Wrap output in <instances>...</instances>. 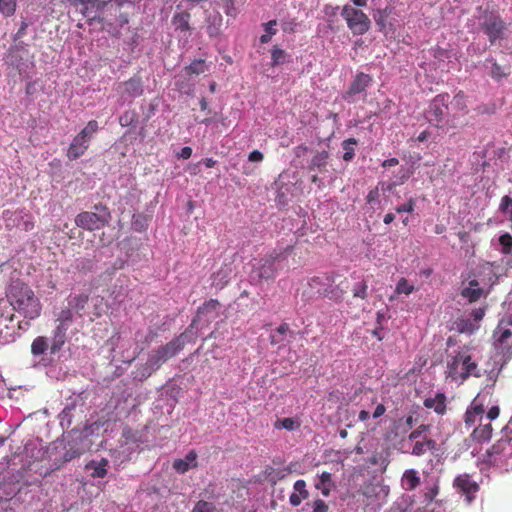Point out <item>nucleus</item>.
I'll use <instances>...</instances> for the list:
<instances>
[{
	"instance_id": "de8ad7c7",
	"label": "nucleus",
	"mask_w": 512,
	"mask_h": 512,
	"mask_svg": "<svg viewBox=\"0 0 512 512\" xmlns=\"http://www.w3.org/2000/svg\"><path fill=\"white\" fill-rule=\"evenodd\" d=\"M439 494V485L437 483L432 486L426 487L424 491V499L427 504L434 501L436 496Z\"/></svg>"
},
{
	"instance_id": "69168bd1",
	"label": "nucleus",
	"mask_w": 512,
	"mask_h": 512,
	"mask_svg": "<svg viewBox=\"0 0 512 512\" xmlns=\"http://www.w3.org/2000/svg\"><path fill=\"white\" fill-rule=\"evenodd\" d=\"M500 414V408L498 406H492L487 412V418L489 420H495Z\"/></svg>"
},
{
	"instance_id": "e2e57ef3",
	"label": "nucleus",
	"mask_w": 512,
	"mask_h": 512,
	"mask_svg": "<svg viewBox=\"0 0 512 512\" xmlns=\"http://www.w3.org/2000/svg\"><path fill=\"white\" fill-rule=\"evenodd\" d=\"M379 198V189L378 187H375L374 189H371L369 193L367 194L366 200L368 203H373L377 201Z\"/></svg>"
},
{
	"instance_id": "052dcab7",
	"label": "nucleus",
	"mask_w": 512,
	"mask_h": 512,
	"mask_svg": "<svg viewBox=\"0 0 512 512\" xmlns=\"http://www.w3.org/2000/svg\"><path fill=\"white\" fill-rule=\"evenodd\" d=\"M510 206L512 207V198L508 195L503 196L499 205L500 211L506 212Z\"/></svg>"
},
{
	"instance_id": "9b49d317",
	"label": "nucleus",
	"mask_w": 512,
	"mask_h": 512,
	"mask_svg": "<svg viewBox=\"0 0 512 512\" xmlns=\"http://www.w3.org/2000/svg\"><path fill=\"white\" fill-rule=\"evenodd\" d=\"M454 487L465 496L466 501L471 503L476 493L479 491V485L476 481L472 480L469 474L458 475L453 482Z\"/></svg>"
},
{
	"instance_id": "13d9d810",
	"label": "nucleus",
	"mask_w": 512,
	"mask_h": 512,
	"mask_svg": "<svg viewBox=\"0 0 512 512\" xmlns=\"http://www.w3.org/2000/svg\"><path fill=\"white\" fill-rule=\"evenodd\" d=\"M339 281L337 283V286L338 288L340 289L339 290V294L342 293L343 296L347 293L348 289H349V281L346 277H342L341 275H339Z\"/></svg>"
},
{
	"instance_id": "37998d69",
	"label": "nucleus",
	"mask_w": 512,
	"mask_h": 512,
	"mask_svg": "<svg viewBox=\"0 0 512 512\" xmlns=\"http://www.w3.org/2000/svg\"><path fill=\"white\" fill-rule=\"evenodd\" d=\"M17 0H0V13L5 17L14 15Z\"/></svg>"
},
{
	"instance_id": "e433bc0d",
	"label": "nucleus",
	"mask_w": 512,
	"mask_h": 512,
	"mask_svg": "<svg viewBox=\"0 0 512 512\" xmlns=\"http://www.w3.org/2000/svg\"><path fill=\"white\" fill-rule=\"evenodd\" d=\"M336 280L337 278H335V281ZM339 290L340 289L338 288L337 283L335 282L333 284L328 285V288H323L321 296L334 302H340L342 301L344 296L342 293L339 294Z\"/></svg>"
},
{
	"instance_id": "bf43d9fd",
	"label": "nucleus",
	"mask_w": 512,
	"mask_h": 512,
	"mask_svg": "<svg viewBox=\"0 0 512 512\" xmlns=\"http://www.w3.org/2000/svg\"><path fill=\"white\" fill-rule=\"evenodd\" d=\"M276 25H277V21L275 19L270 20L267 23H264L263 27H264L265 33L270 36H274L277 33V29L275 28Z\"/></svg>"
},
{
	"instance_id": "09e8293b",
	"label": "nucleus",
	"mask_w": 512,
	"mask_h": 512,
	"mask_svg": "<svg viewBox=\"0 0 512 512\" xmlns=\"http://www.w3.org/2000/svg\"><path fill=\"white\" fill-rule=\"evenodd\" d=\"M294 490L297 492L298 495L301 496L302 499L306 500L309 497V492L306 489V482L302 479L297 480L294 483Z\"/></svg>"
},
{
	"instance_id": "f8f14e48",
	"label": "nucleus",
	"mask_w": 512,
	"mask_h": 512,
	"mask_svg": "<svg viewBox=\"0 0 512 512\" xmlns=\"http://www.w3.org/2000/svg\"><path fill=\"white\" fill-rule=\"evenodd\" d=\"M459 360H461L460 380L466 381L470 376L480 377L478 364L472 360L471 354L467 349L459 351Z\"/></svg>"
},
{
	"instance_id": "393cba45",
	"label": "nucleus",
	"mask_w": 512,
	"mask_h": 512,
	"mask_svg": "<svg viewBox=\"0 0 512 512\" xmlns=\"http://www.w3.org/2000/svg\"><path fill=\"white\" fill-rule=\"evenodd\" d=\"M402 487L406 491H412L420 485V477L415 469H408L403 473L401 479Z\"/></svg>"
},
{
	"instance_id": "c9c22d12",
	"label": "nucleus",
	"mask_w": 512,
	"mask_h": 512,
	"mask_svg": "<svg viewBox=\"0 0 512 512\" xmlns=\"http://www.w3.org/2000/svg\"><path fill=\"white\" fill-rule=\"evenodd\" d=\"M358 144L357 139L349 138L342 142V148L344 150V154L342 156L343 160L346 162H350L354 159L355 156V146Z\"/></svg>"
},
{
	"instance_id": "8fccbe9b",
	"label": "nucleus",
	"mask_w": 512,
	"mask_h": 512,
	"mask_svg": "<svg viewBox=\"0 0 512 512\" xmlns=\"http://www.w3.org/2000/svg\"><path fill=\"white\" fill-rule=\"evenodd\" d=\"M415 205H416L415 199L411 197V198H409V200L406 203L397 206L395 208V211L397 213H403V212L412 213L415 209Z\"/></svg>"
},
{
	"instance_id": "0eeeda50",
	"label": "nucleus",
	"mask_w": 512,
	"mask_h": 512,
	"mask_svg": "<svg viewBox=\"0 0 512 512\" xmlns=\"http://www.w3.org/2000/svg\"><path fill=\"white\" fill-rule=\"evenodd\" d=\"M341 15L346 21L347 27L354 35H363L370 28V19L361 10L346 4L343 6Z\"/></svg>"
},
{
	"instance_id": "2f4dec72",
	"label": "nucleus",
	"mask_w": 512,
	"mask_h": 512,
	"mask_svg": "<svg viewBox=\"0 0 512 512\" xmlns=\"http://www.w3.org/2000/svg\"><path fill=\"white\" fill-rule=\"evenodd\" d=\"M108 463L107 459L102 458L99 462L91 461L86 467L93 470L92 477L103 478L107 474Z\"/></svg>"
},
{
	"instance_id": "ea45409f",
	"label": "nucleus",
	"mask_w": 512,
	"mask_h": 512,
	"mask_svg": "<svg viewBox=\"0 0 512 512\" xmlns=\"http://www.w3.org/2000/svg\"><path fill=\"white\" fill-rule=\"evenodd\" d=\"M300 422L291 417H286L283 419H277L274 423V428L276 429H286L288 431L296 430L300 427Z\"/></svg>"
},
{
	"instance_id": "774afa93",
	"label": "nucleus",
	"mask_w": 512,
	"mask_h": 512,
	"mask_svg": "<svg viewBox=\"0 0 512 512\" xmlns=\"http://www.w3.org/2000/svg\"><path fill=\"white\" fill-rule=\"evenodd\" d=\"M303 500L297 493H292L289 497V502L293 507L299 506Z\"/></svg>"
},
{
	"instance_id": "aec40b11",
	"label": "nucleus",
	"mask_w": 512,
	"mask_h": 512,
	"mask_svg": "<svg viewBox=\"0 0 512 512\" xmlns=\"http://www.w3.org/2000/svg\"><path fill=\"white\" fill-rule=\"evenodd\" d=\"M197 465V453L195 450L189 451L184 459H176L173 462V468L180 474L186 473L190 468H196Z\"/></svg>"
},
{
	"instance_id": "b1692460",
	"label": "nucleus",
	"mask_w": 512,
	"mask_h": 512,
	"mask_svg": "<svg viewBox=\"0 0 512 512\" xmlns=\"http://www.w3.org/2000/svg\"><path fill=\"white\" fill-rule=\"evenodd\" d=\"M318 478V481L314 485L315 488L320 490L324 497H328L331 493V490L335 487L331 473L322 472Z\"/></svg>"
},
{
	"instance_id": "412c9836",
	"label": "nucleus",
	"mask_w": 512,
	"mask_h": 512,
	"mask_svg": "<svg viewBox=\"0 0 512 512\" xmlns=\"http://www.w3.org/2000/svg\"><path fill=\"white\" fill-rule=\"evenodd\" d=\"M191 14L188 11L176 12L171 20V23L175 31L180 33H186L191 31L190 25Z\"/></svg>"
},
{
	"instance_id": "f704fd0d",
	"label": "nucleus",
	"mask_w": 512,
	"mask_h": 512,
	"mask_svg": "<svg viewBox=\"0 0 512 512\" xmlns=\"http://www.w3.org/2000/svg\"><path fill=\"white\" fill-rule=\"evenodd\" d=\"M351 291L354 298L366 300L368 298V281L364 278L360 279L354 283Z\"/></svg>"
},
{
	"instance_id": "58836bf2",
	"label": "nucleus",
	"mask_w": 512,
	"mask_h": 512,
	"mask_svg": "<svg viewBox=\"0 0 512 512\" xmlns=\"http://www.w3.org/2000/svg\"><path fill=\"white\" fill-rule=\"evenodd\" d=\"M222 17L221 15H214L209 17L207 25V33L210 37H217L221 32Z\"/></svg>"
},
{
	"instance_id": "4be33fe9",
	"label": "nucleus",
	"mask_w": 512,
	"mask_h": 512,
	"mask_svg": "<svg viewBox=\"0 0 512 512\" xmlns=\"http://www.w3.org/2000/svg\"><path fill=\"white\" fill-rule=\"evenodd\" d=\"M67 328L56 326L52 332V340L50 344V353H58L67 341Z\"/></svg>"
},
{
	"instance_id": "bb28decb",
	"label": "nucleus",
	"mask_w": 512,
	"mask_h": 512,
	"mask_svg": "<svg viewBox=\"0 0 512 512\" xmlns=\"http://www.w3.org/2000/svg\"><path fill=\"white\" fill-rule=\"evenodd\" d=\"M493 428L491 423L479 425L478 427H475L471 433V437L473 440L481 443V442H487L492 437Z\"/></svg>"
},
{
	"instance_id": "1a4fd4ad",
	"label": "nucleus",
	"mask_w": 512,
	"mask_h": 512,
	"mask_svg": "<svg viewBox=\"0 0 512 512\" xmlns=\"http://www.w3.org/2000/svg\"><path fill=\"white\" fill-rule=\"evenodd\" d=\"M508 456H512L511 438L501 437L486 451L485 461L490 465L499 466Z\"/></svg>"
},
{
	"instance_id": "473e14b6",
	"label": "nucleus",
	"mask_w": 512,
	"mask_h": 512,
	"mask_svg": "<svg viewBox=\"0 0 512 512\" xmlns=\"http://www.w3.org/2000/svg\"><path fill=\"white\" fill-rule=\"evenodd\" d=\"M88 301L89 296L87 294H79L70 297V299L68 300V305L76 313H80L81 311L85 310Z\"/></svg>"
},
{
	"instance_id": "a211bd4d",
	"label": "nucleus",
	"mask_w": 512,
	"mask_h": 512,
	"mask_svg": "<svg viewBox=\"0 0 512 512\" xmlns=\"http://www.w3.org/2000/svg\"><path fill=\"white\" fill-rule=\"evenodd\" d=\"M423 405L427 409H433L438 415H444L447 411V398L442 392L436 393L434 397L424 399Z\"/></svg>"
},
{
	"instance_id": "603ef678",
	"label": "nucleus",
	"mask_w": 512,
	"mask_h": 512,
	"mask_svg": "<svg viewBox=\"0 0 512 512\" xmlns=\"http://www.w3.org/2000/svg\"><path fill=\"white\" fill-rule=\"evenodd\" d=\"M298 23L296 19H284L281 22L282 30L285 33H293L296 30Z\"/></svg>"
},
{
	"instance_id": "a18cd8bd",
	"label": "nucleus",
	"mask_w": 512,
	"mask_h": 512,
	"mask_svg": "<svg viewBox=\"0 0 512 512\" xmlns=\"http://www.w3.org/2000/svg\"><path fill=\"white\" fill-rule=\"evenodd\" d=\"M192 512H222V510L211 502L200 500L196 503Z\"/></svg>"
},
{
	"instance_id": "79ce46f5",
	"label": "nucleus",
	"mask_w": 512,
	"mask_h": 512,
	"mask_svg": "<svg viewBox=\"0 0 512 512\" xmlns=\"http://www.w3.org/2000/svg\"><path fill=\"white\" fill-rule=\"evenodd\" d=\"M207 70V66L204 60L196 59L191 62L189 66L186 67V71L188 74L199 75L204 73Z\"/></svg>"
},
{
	"instance_id": "5fc2aeb1",
	"label": "nucleus",
	"mask_w": 512,
	"mask_h": 512,
	"mask_svg": "<svg viewBox=\"0 0 512 512\" xmlns=\"http://www.w3.org/2000/svg\"><path fill=\"white\" fill-rule=\"evenodd\" d=\"M387 17H388V14L386 13V10H384V11H380L379 16L375 18L376 24L379 27V30L382 32H385V30H386Z\"/></svg>"
},
{
	"instance_id": "6ab92c4d",
	"label": "nucleus",
	"mask_w": 512,
	"mask_h": 512,
	"mask_svg": "<svg viewBox=\"0 0 512 512\" xmlns=\"http://www.w3.org/2000/svg\"><path fill=\"white\" fill-rule=\"evenodd\" d=\"M337 277H339V274L334 272L313 276L309 278L308 285L312 289H316L319 295H321L323 288H328V285L335 283V278Z\"/></svg>"
},
{
	"instance_id": "c756f323",
	"label": "nucleus",
	"mask_w": 512,
	"mask_h": 512,
	"mask_svg": "<svg viewBox=\"0 0 512 512\" xmlns=\"http://www.w3.org/2000/svg\"><path fill=\"white\" fill-rule=\"evenodd\" d=\"M290 473L291 469L288 467H284L281 469H275L270 467L269 469L266 470L267 479L273 485L285 479Z\"/></svg>"
},
{
	"instance_id": "4c0bfd02",
	"label": "nucleus",
	"mask_w": 512,
	"mask_h": 512,
	"mask_svg": "<svg viewBox=\"0 0 512 512\" xmlns=\"http://www.w3.org/2000/svg\"><path fill=\"white\" fill-rule=\"evenodd\" d=\"M56 322V326L69 329L73 322V310L70 307L62 309L57 316Z\"/></svg>"
},
{
	"instance_id": "9d476101",
	"label": "nucleus",
	"mask_w": 512,
	"mask_h": 512,
	"mask_svg": "<svg viewBox=\"0 0 512 512\" xmlns=\"http://www.w3.org/2000/svg\"><path fill=\"white\" fill-rule=\"evenodd\" d=\"M372 82V77L363 72H359L354 77L351 82L348 90L343 94L342 98L348 103H353L355 101L354 96L356 94H360L365 92L366 89L370 86Z\"/></svg>"
},
{
	"instance_id": "a878e982",
	"label": "nucleus",
	"mask_w": 512,
	"mask_h": 512,
	"mask_svg": "<svg viewBox=\"0 0 512 512\" xmlns=\"http://www.w3.org/2000/svg\"><path fill=\"white\" fill-rule=\"evenodd\" d=\"M329 153L327 151L317 152L309 164L310 171L318 170L319 172L327 171Z\"/></svg>"
},
{
	"instance_id": "f3484780",
	"label": "nucleus",
	"mask_w": 512,
	"mask_h": 512,
	"mask_svg": "<svg viewBox=\"0 0 512 512\" xmlns=\"http://www.w3.org/2000/svg\"><path fill=\"white\" fill-rule=\"evenodd\" d=\"M121 94L130 98H136L143 94V85L140 76H133L127 81L119 84Z\"/></svg>"
},
{
	"instance_id": "6e6552de",
	"label": "nucleus",
	"mask_w": 512,
	"mask_h": 512,
	"mask_svg": "<svg viewBox=\"0 0 512 512\" xmlns=\"http://www.w3.org/2000/svg\"><path fill=\"white\" fill-rule=\"evenodd\" d=\"M480 25L491 44L502 39L506 30V25L501 16L495 12L486 11Z\"/></svg>"
},
{
	"instance_id": "ddd939ff",
	"label": "nucleus",
	"mask_w": 512,
	"mask_h": 512,
	"mask_svg": "<svg viewBox=\"0 0 512 512\" xmlns=\"http://www.w3.org/2000/svg\"><path fill=\"white\" fill-rule=\"evenodd\" d=\"M450 109L452 114L450 116L451 119V127H455L454 120L459 116H465L469 113V109L467 106L466 95L463 91H459L455 94L453 99L449 101Z\"/></svg>"
},
{
	"instance_id": "4468645a",
	"label": "nucleus",
	"mask_w": 512,
	"mask_h": 512,
	"mask_svg": "<svg viewBox=\"0 0 512 512\" xmlns=\"http://www.w3.org/2000/svg\"><path fill=\"white\" fill-rule=\"evenodd\" d=\"M437 450V442L424 435L421 440L411 444L410 453L415 457L424 456L427 453H434Z\"/></svg>"
},
{
	"instance_id": "72a5a7b5",
	"label": "nucleus",
	"mask_w": 512,
	"mask_h": 512,
	"mask_svg": "<svg viewBox=\"0 0 512 512\" xmlns=\"http://www.w3.org/2000/svg\"><path fill=\"white\" fill-rule=\"evenodd\" d=\"M461 360H459V351L455 356L452 357L451 360L447 363V376L453 380H460V370Z\"/></svg>"
},
{
	"instance_id": "dca6fc26",
	"label": "nucleus",
	"mask_w": 512,
	"mask_h": 512,
	"mask_svg": "<svg viewBox=\"0 0 512 512\" xmlns=\"http://www.w3.org/2000/svg\"><path fill=\"white\" fill-rule=\"evenodd\" d=\"M485 412L483 403L475 398L464 414V423L467 428H472L478 420H481Z\"/></svg>"
},
{
	"instance_id": "680f3d73",
	"label": "nucleus",
	"mask_w": 512,
	"mask_h": 512,
	"mask_svg": "<svg viewBox=\"0 0 512 512\" xmlns=\"http://www.w3.org/2000/svg\"><path fill=\"white\" fill-rule=\"evenodd\" d=\"M501 329L502 331L498 337V341L503 344L512 336V331L507 327H502Z\"/></svg>"
},
{
	"instance_id": "c03bdc74",
	"label": "nucleus",
	"mask_w": 512,
	"mask_h": 512,
	"mask_svg": "<svg viewBox=\"0 0 512 512\" xmlns=\"http://www.w3.org/2000/svg\"><path fill=\"white\" fill-rule=\"evenodd\" d=\"M286 58H287V53L283 49H281L277 46L273 47V49L271 50V59H272L271 65L272 66H277V65L283 64L286 61Z\"/></svg>"
},
{
	"instance_id": "3c124183",
	"label": "nucleus",
	"mask_w": 512,
	"mask_h": 512,
	"mask_svg": "<svg viewBox=\"0 0 512 512\" xmlns=\"http://www.w3.org/2000/svg\"><path fill=\"white\" fill-rule=\"evenodd\" d=\"M155 371L156 370L152 369L149 365H147V362H146L144 365H142L141 367H139L137 369L136 377H138L140 380H145L148 377H150L152 375V373Z\"/></svg>"
},
{
	"instance_id": "338daca9",
	"label": "nucleus",
	"mask_w": 512,
	"mask_h": 512,
	"mask_svg": "<svg viewBox=\"0 0 512 512\" xmlns=\"http://www.w3.org/2000/svg\"><path fill=\"white\" fill-rule=\"evenodd\" d=\"M471 315L475 321H480L485 315V308H476L472 310Z\"/></svg>"
},
{
	"instance_id": "c85d7f7f",
	"label": "nucleus",
	"mask_w": 512,
	"mask_h": 512,
	"mask_svg": "<svg viewBox=\"0 0 512 512\" xmlns=\"http://www.w3.org/2000/svg\"><path fill=\"white\" fill-rule=\"evenodd\" d=\"M50 350L49 340L45 336L36 337L31 344V353L34 356H41Z\"/></svg>"
},
{
	"instance_id": "7c9ffc66",
	"label": "nucleus",
	"mask_w": 512,
	"mask_h": 512,
	"mask_svg": "<svg viewBox=\"0 0 512 512\" xmlns=\"http://www.w3.org/2000/svg\"><path fill=\"white\" fill-rule=\"evenodd\" d=\"M221 307V304L216 299H210L209 301H206L202 306L198 308L197 314L198 316L201 315H209L211 313H215L212 317L215 318L219 315V309Z\"/></svg>"
},
{
	"instance_id": "4d7b16f0",
	"label": "nucleus",
	"mask_w": 512,
	"mask_h": 512,
	"mask_svg": "<svg viewBox=\"0 0 512 512\" xmlns=\"http://www.w3.org/2000/svg\"><path fill=\"white\" fill-rule=\"evenodd\" d=\"M433 56L440 61H445L450 57L449 51L439 46L433 49Z\"/></svg>"
},
{
	"instance_id": "864d4df0",
	"label": "nucleus",
	"mask_w": 512,
	"mask_h": 512,
	"mask_svg": "<svg viewBox=\"0 0 512 512\" xmlns=\"http://www.w3.org/2000/svg\"><path fill=\"white\" fill-rule=\"evenodd\" d=\"M312 512H328L329 506L322 499H316L312 503Z\"/></svg>"
},
{
	"instance_id": "20e7f679",
	"label": "nucleus",
	"mask_w": 512,
	"mask_h": 512,
	"mask_svg": "<svg viewBox=\"0 0 512 512\" xmlns=\"http://www.w3.org/2000/svg\"><path fill=\"white\" fill-rule=\"evenodd\" d=\"M292 250L293 246H287L283 249H273L264 257L260 258L258 265L255 267L258 278L262 280L273 279L277 273L276 262L286 260Z\"/></svg>"
},
{
	"instance_id": "f03ea898",
	"label": "nucleus",
	"mask_w": 512,
	"mask_h": 512,
	"mask_svg": "<svg viewBox=\"0 0 512 512\" xmlns=\"http://www.w3.org/2000/svg\"><path fill=\"white\" fill-rule=\"evenodd\" d=\"M449 101L450 96L448 93L438 94L430 101L424 111V117L428 123L439 129L451 126V119L448 113Z\"/></svg>"
},
{
	"instance_id": "39448f33",
	"label": "nucleus",
	"mask_w": 512,
	"mask_h": 512,
	"mask_svg": "<svg viewBox=\"0 0 512 512\" xmlns=\"http://www.w3.org/2000/svg\"><path fill=\"white\" fill-rule=\"evenodd\" d=\"M95 211H84L75 217V224L82 229L95 231L106 226L111 218L109 209L102 204L94 206Z\"/></svg>"
},
{
	"instance_id": "7ed1b4c3",
	"label": "nucleus",
	"mask_w": 512,
	"mask_h": 512,
	"mask_svg": "<svg viewBox=\"0 0 512 512\" xmlns=\"http://www.w3.org/2000/svg\"><path fill=\"white\" fill-rule=\"evenodd\" d=\"M188 330L172 339L165 345L153 349L148 356L147 365L156 371L169 359L176 356L185 346Z\"/></svg>"
},
{
	"instance_id": "a19ab883",
	"label": "nucleus",
	"mask_w": 512,
	"mask_h": 512,
	"mask_svg": "<svg viewBox=\"0 0 512 512\" xmlns=\"http://www.w3.org/2000/svg\"><path fill=\"white\" fill-rule=\"evenodd\" d=\"M415 291V287L412 284H409L408 280L404 277L400 278L395 287V294L401 295H410Z\"/></svg>"
},
{
	"instance_id": "49530a36",
	"label": "nucleus",
	"mask_w": 512,
	"mask_h": 512,
	"mask_svg": "<svg viewBox=\"0 0 512 512\" xmlns=\"http://www.w3.org/2000/svg\"><path fill=\"white\" fill-rule=\"evenodd\" d=\"M499 243L502 246L501 252L504 255H509L512 252V236L509 233H504L499 237Z\"/></svg>"
},
{
	"instance_id": "423d86ee",
	"label": "nucleus",
	"mask_w": 512,
	"mask_h": 512,
	"mask_svg": "<svg viewBox=\"0 0 512 512\" xmlns=\"http://www.w3.org/2000/svg\"><path fill=\"white\" fill-rule=\"evenodd\" d=\"M98 130V122L96 120H90L69 144L66 154L68 159L76 160L83 156L89 148L91 139Z\"/></svg>"
},
{
	"instance_id": "f257e3e1",
	"label": "nucleus",
	"mask_w": 512,
	"mask_h": 512,
	"mask_svg": "<svg viewBox=\"0 0 512 512\" xmlns=\"http://www.w3.org/2000/svg\"><path fill=\"white\" fill-rule=\"evenodd\" d=\"M6 295L13 309L24 318L34 320L41 315V302L29 285L14 281Z\"/></svg>"
},
{
	"instance_id": "0e129e2a",
	"label": "nucleus",
	"mask_w": 512,
	"mask_h": 512,
	"mask_svg": "<svg viewBox=\"0 0 512 512\" xmlns=\"http://www.w3.org/2000/svg\"><path fill=\"white\" fill-rule=\"evenodd\" d=\"M263 157L264 156L260 151L254 150L249 154L248 160L250 162H261L263 160Z\"/></svg>"
},
{
	"instance_id": "cd10ccee",
	"label": "nucleus",
	"mask_w": 512,
	"mask_h": 512,
	"mask_svg": "<svg viewBox=\"0 0 512 512\" xmlns=\"http://www.w3.org/2000/svg\"><path fill=\"white\" fill-rule=\"evenodd\" d=\"M489 61L491 62L490 75L494 80L500 81L502 78L511 74V66L509 64L500 65L494 59H490Z\"/></svg>"
},
{
	"instance_id": "5701e85b",
	"label": "nucleus",
	"mask_w": 512,
	"mask_h": 512,
	"mask_svg": "<svg viewBox=\"0 0 512 512\" xmlns=\"http://www.w3.org/2000/svg\"><path fill=\"white\" fill-rule=\"evenodd\" d=\"M483 294V289L479 286L476 279L469 281V285L461 291L462 297L466 298L470 303L478 301Z\"/></svg>"
},
{
	"instance_id": "2eb2a0df",
	"label": "nucleus",
	"mask_w": 512,
	"mask_h": 512,
	"mask_svg": "<svg viewBox=\"0 0 512 512\" xmlns=\"http://www.w3.org/2000/svg\"><path fill=\"white\" fill-rule=\"evenodd\" d=\"M233 269L231 264H223L219 270L211 275V286L217 291L225 288L230 282Z\"/></svg>"
},
{
	"instance_id": "6e6d98bb",
	"label": "nucleus",
	"mask_w": 512,
	"mask_h": 512,
	"mask_svg": "<svg viewBox=\"0 0 512 512\" xmlns=\"http://www.w3.org/2000/svg\"><path fill=\"white\" fill-rule=\"evenodd\" d=\"M338 10H339V7L338 6H333L331 4H326L323 8V13H324V16L328 19V20H331L332 18L336 17L337 14H338Z\"/></svg>"
}]
</instances>
